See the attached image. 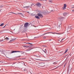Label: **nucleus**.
<instances>
[{
	"instance_id": "22",
	"label": "nucleus",
	"mask_w": 74,
	"mask_h": 74,
	"mask_svg": "<svg viewBox=\"0 0 74 74\" xmlns=\"http://www.w3.org/2000/svg\"><path fill=\"white\" fill-rule=\"evenodd\" d=\"M28 44H30L31 45H32V44L30 43H28Z\"/></svg>"
},
{
	"instance_id": "33",
	"label": "nucleus",
	"mask_w": 74,
	"mask_h": 74,
	"mask_svg": "<svg viewBox=\"0 0 74 74\" xmlns=\"http://www.w3.org/2000/svg\"><path fill=\"white\" fill-rule=\"evenodd\" d=\"M32 14H31V15H32Z\"/></svg>"
},
{
	"instance_id": "17",
	"label": "nucleus",
	"mask_w": 74,
	"mask_h": 74,
	"mask_svg": "<svg viewBox=\"0 0 74 74\" xmlns=\"http://www.w3.org/2000/svg\"><path fill=\"white\" fill-rule=\"evenodd\" d=\"M18 14H20V15H23L21 13H18Z\"/></svg>"
},
{
	"instance_id": "31",
	"label": "nucleus",
	"mask_w": 74,
	"mask_h": 74,
	"mask_svg": "<svg viewBox=\"0 0 74 74\" xmlns=\"http://www.w3.org/2000/svg\"><path fill=\"white\" fill-rule=\"evenodd\" d=\"M28 12V13H29V12Z\"/></svg>"
},
{
	"instance_id": "3",
	"label": "nucleus",
	"mask_w": 74,
	"mask_h": 74,
	"mask_svg": "<svg viewBox=\"0 0 74 74\" xmlns=\"http://www.w3.org/2000/svg\"><path fill=\"white\" fill-rule=\"evenodd\" d=\"M64 6L63 9L65 10V9H66V7H67V5H66V4H64Z\"/></svg>"
},
{
	"instance_id": "32",
	"label": "nucleus",
	"mask_w": 74,
	"mask_h": 74,
	"mask_svg": "<svg viewBox=\"0 0 74 74\" xmlns=\"http://www.w3.org/2000/svg\"><path fill=\"white\" fill-rule=\"evenodd\" d=\"M12 14H13V12H12Z\"/></svg>"
},
{
	"instance_id": "13",
	"label": "nucleus",
	"mask_w": 74,
	"mask_h": 74,
	"mask_svg": "<svg viewBox=\"0 0 74 74\" xmlns=\"http://www.w3.org/2000/svg\"><path fill=\"white\" fill-rule=\"evenodd\" d=\"M45 51H44V52H45V53H46L47 52V49H45Z\"/></svg>"
},
{
	"instance_id": "26",
	"label": "nucleus",
	"mask_w": 74,
	"mask_h": 74,
	"mask_svg": "<svg viewBox=\"0 0 74 74\" xmlns=\"http://www.w3.org/2000/svg\"><path fill=\"white\" fill-rule=\"evenodd\" d=\"M72 12H74V10H72Z\"/></svg>"
},
{
	"instance_id": "4",
	"label": "nucleus",
	"mask_w": 74,
	"mask_h": 74,
	"mask_svg": "<svg viewBox=\"0 0 74 74\" xmlns=\"http://www.w3.org/2000/svg\"><path fill=\"white\" fill-rule=\"evenodd\" d=\"M63 15L64 16H66L67 15V14L66 13H64L63 14Z\"/></svg>"
},
{
	"instance_id": "16",
	"label": "nucleus",
	"mask_w": 74,
	"mask_h": 74,
	"mask_svg": "<svg viewBox=\"0 0 74 74\" xmlns=\"http://www.w3.org/2000/svg\"><path fill=\"white\" fill-rule=\"evenodd\" d=\"M55 34H60L58 33H55Z\"/></svg>"
},
{
	"instance_id": "34",
	"label": "nucleus",
	"mask_w": 74,
	"mask_h": 74,
	"mask_svg": "<svg viewBox=\"0 0 74 74\" xmlns=\"http://www.w3.org/2000/svg\"><path fill=\"white\" fill-rule=\"evenodd\" d=\"M30 50H31V49H30V50H29V51H30Z\"/></svg>"
},
{
	"instance_id": "20",
	"label": "nucleus",
	"mask_w": 74,
	"mask_h": 74,
	"mask_svg": "<svg viewBox=\"0 0 74 74\" xmlns=\"http://www.w3.org/2000/svg\"><path fill=\"white\" fill-rule=\"evenodd\" d=\"M12 41H13V40H10V42H12Z\"/></svg>"
},
{
	"instance_id": "35",
	"label": "nucleus",
	"mask_w": 74,
	"mask_h": 74,
	"mask_svg": "<svg viewBox=\"0 0 74 74\" xmlns=\"http://www.w3.org/2000/svg\"><path fill=\"white\" fill-rule=\"evenodd\" d=\"M65 65H66L65 64L64 65V66H65Z\"/></svg>"
},
{
	"instance_id": "2",
	"label": "nucleus",
	"mask_w": 74,
	"mask_h": 74,
	"mask_svg": "<svg viewBox=\"0 0 74 74\" xmlns=\"http://www.w3.org/2000/svg\"><path fill=\"white\" fill-rule=\"evenodd\" d=\"M37 15L38 16H40V18H42V14H41L40 13H38L37 14Z\"/></svg>"
},
{
	"instance_id": "25",
	"label": "nucleus",
	"mask_w": 74,
	"mask_h": 74,
	"mask_svg": "<svg viewBox=\"0 0 74 74\" xmlns=\"http://www.w3.org/2000/svg\"><path fill=\"white\" fill-rule=\"evenodd\" d=\"M6 25H6L5 26H4L3 27V28H4V27H5V26H6Z\"/></svg>"
},
{
	"instance_id": "18",
	"label": "nucleus",
	"mask_w": 74,
	"mask_h": 74,
	"mask_svg": "<svg viewBox=\"0 0 74 74\" xmlns=\"http://www.w3.org/2000/svg\"><path fill=\"white\" fill-rule=\"evenodd\" d=\"M43 38H44V39L47 38V37L46 36L44 37Z\"/></svg>"
},
{
	"instance_id": "14",
	"label": "nucleus",
	"mask_w": 74,
	"mask_h": 74,
	"mask_svg": "<svg viewBox=\"0 0 74 74\" xmlns=\"http://www.w3.org/2000/svg\"><path fill=\"white\" fill-rule=\"evenodd\" d=\"M14 52H21V51H14Z\"/></svg>"
},
{
	"instance_id": "30",
	"label": "nucleus",
	"mask_w": 74,
	"mask_h": 74,
	"mask_svg": "<svg viewBox=\"0 0 74 74\" xmlns=\"http://www.w3.org/2000/svg\"><path fill=\"white\" fill-rule=\"evenodd\" d=\"M44 1H47V0H44Z\"/></svg>"
},
{
	"instance_id": "23",
	"label": "nucleus",
	"mask_w": 74,
	"mask_h": 74,
	"mask_svg": "<svg viewBox=\"0 0 74 74\" xmlns=\"http://www.w3.org/2000/svg\"><path fill=\"white\" fill-rule=\"evenodd\" d=\"M52 34H55V33H54V32H53L52 33Z\"/></svg>"
},
{
	"instance_id": "5",
	"label": "nucleus",
	"mask_w": 74,
	"mask_h": 74,
	"mask_svg": "<svg viewBox=\"0 0 74 74\" xmlns=\"http://www.w3.org/2000/svg\"><path fill=\"white\" fill-rule=\"evenodd\" d=\"M35 18H37V19H40V17H39V16H35Z\"/></svg>"
},
{
	"instance_id": "27",
	"label": "nucleus",
	"mask_w": 74,
	"mask_h": 74,
	"mask_svg": "<svg viewBox=\"0 0 74 74\" xmlns=\"http://www.w3.org/2000/svg\"><path fill=\"white\" fill-rule=\"evenodd\" d=\"M23 47H27V46H23Z\"/></svg>"
},
{
	"instance_id": "10",
	"label": "nucleus",
	"mask_w": 74,
	"mask_h": 74,
	"mask_svg": "<svg viewBox=\"0 0 74 74\" xmlns=\"http://www.w3.org/2000/svg\"><path fill=\"white\" fill-rule=\"evenodd\" d=\"M5 39L7 40H9V38L8 37H6L5 38Z\"/></svg>"
},
{
	"instance_id": "29",
	"label": "nucleus",
	"mask_w": 74,
	"mask_h": 74,
	"mask_svg": "<svg viewBox=\"0 0 74 74\" xmlns=\"http://www.w3.org/2000/svg\"><path fill=\"white\" fill-rule=\"evenodd\" d=\"M62 40H64V38H62Z\"/></svg>"
},
{
	"instance_id": "28",
	"label": "nucleus",
	"mask_w": 74,
	"mask_h": 74,
	"mask_svg": "<svg viewBox=\"0 0 74 74\" xmlns=\"http://www.w3.org/2000/svg\"><path fill=\"white\" fill-rule=\"evenodd\" d=\"M0 63H2V62H0Z\"/></svg>"
},
{
	"instance_id": "15",
	"label": "nucleus",
	"mask_w": 74,
	"mask_h": 74,
	"mask_svg": "<svg viewBox=\"0 0 74 74\" xmlns=\"http://www.w3.org/2000/svg\"><path fill=\"white\" fill-rule=\"evenodd\" d=\"M15 53V51H12V53Z\"/></svg>"
},
{
	"instance_id": "19",
	"label": "nucleus",
	"mask_w": 74,
	"mask_h": 74,
	"mask_svg": "<svg viewBox=\"0 0 74 74\" xmlns=\"http://www.w3.org/2000/svg\"><path fill=\"white\" fill-rule=\"evenodd\" d=\"M4 41V40L3 39H2L1 40H0V41Z\"/></svg>"
},
{
	"instance_id": "36",
	"label": "nucleus",
	"mask_w": 74,
	"mask_h": 74,
	"mask_svg": "<svg viewBox=\"0 0 74 74\" xmlns=\"http://www.w3.org/2000/svg\"><path fill=\"white\" fill-rule=\"evenodd\" d=\"M14 30H15V29H14Z\"/></svg>"
},
{
	"instance_id": "21",
	"label": "nucleus",
	"mask_w": 74,
	"mask_h": 74,
	"mask_svg": "<svg viewBox=\"0 0 74 74\" xmlns=\"http://www.w3.org/2000/svg\"><path fill=\"white\" fill-rule=\"evenodd\" d=\"M25 40H25V39H23L22 40V41H25Z\"/></svg>"
},
{
	"instance_id": "24",
	"label": "nucleus",
	"mask_w": 74,
	"mask_h": 74,
	"mask_svg": "<svg viewBox=\"0 0 74 74\" xmlns=\"http://www.w3.org/2000/svg\"><path fill=\"white\" fill-rule=\"evenodd\" d=\"M22 16H23V14H22V15H21Z\"/></svg>"
},
{
	"instance_id": "8",
	"label": "nucleus",
	"mask_w": 74,
	"mask_h": 74,
	"mask_svg": "<svg viewBox=\"0 0 74 74\" xmlns=\"http://www.w3.org/2000/svg\"><path fill=\"white\" fill-rule=\"evenodd\" d=\"M67 51H68V49H67L65 51V53H66L67 52Z\"/></svg>"
},
{
	"instance_id": "11",
	"label": "nucleus",
	"mask_w": 74,
	"mask_h": 74,
	"mask_svg": "<svg viewBox=\"0 0 74 74\" xmlns=\"http://www.w3.org/2000/svg\"><path fill=\"white\" fill-rule=\"evenodd\" d=\"M49 2H50V3H52L53 1L52 0H49Z\"/></svg>"
},
{
	"instance_id": "1",
	"label": "nucleus",
	"mask_w": 74,
	"mask_h": 74,
	"mask_svg": "<svg viewBox=\"0 0 74 74\" xmlns=\"http://www.w3.org/2000/svg\"><path fill=\"white\" fill-rule=\"evenodd\" d=\"M28 26H29V23H25L24 27H27Z\"/></svg>"
},
{
	"instance_id": "12",
	"label": "nucleus",
	"mask_w": 74,
	"mask_h": 74,
	"mask_svg": "<svg viewBox=\"0 0 74 74\" xmlns=\"http://www.w3.org/2000/svg\"><path fill=\"white\" fill-rule=\"evenodd\" d=\"M29 7H30V6H26V7H25V8H29Z\"/></svg>"
},
{
	"instance_id": "6",
	"label": "nucleus",
	"mask_w": 74,
	"mask_h": 74,
	"mask_svg": "<svg viewBox=\"0 0 74 74\" xmlns=\"http://www.w3.org/2000/svg\"><path fill=\"white\" fill-rule=\"evenodd\" d=\"M36 5H41V4H40V3H37Z\"/></svg>"
},
{
	"instance_id": "7",
	"label": "nucleus",
	"mask_w": 74,
	"mask_h": 74,
	"mask_svg": "<svg viewBox=\"0 0 74 74\" xmlns=\"http://www.w3.org/2000/svg\"><path fill=\"white\" fill-rule=\"evenodd\" d=\"M60 25H61V23L60 24V25L58 26V29L60 28Z\"/></svg>"
},
{
	"instance_id": "9",
	"label": "nucleus",
	"mask_w": 74,
	"mask_h": 74,
	"mask_svg": "<svg viewBox=\"0 0 74 74\" xmlns=\"http://www.w3.org/2000/svg\"><path fill=\"white\" fill-rule=\"evenodd\" d=\"M4 25V23H2L0 25V26H2Z\"/></svg>"
}]
</instances>
